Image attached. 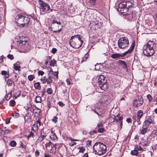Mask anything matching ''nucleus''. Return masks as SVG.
Returning a JSON list of instances; mask_svg holds the SVG:
<instances>
[{
	"mask_svg": "<svg viewBox=\"0 0 157 157\" xmlns=\"http://www.w3.org/2000/svg\"><path fill=\"white\" fill-rule=\"evenodd\" d=\"M33 16L34 14L29 15L25 13L17 14L15 17V21L19 24L20 27H27L30 22L31 17Z\"/></svg>",
	"mask_w": 157,
	"mask_h": 157,
	"instance_id": "nucleus-1",
	"label": "nucleus"
},
{
	"mask_svg": "<svg viewBox=\"0 0 157 157\" xmlns=\"http://www.w3.org/2000/svg\"><path fill=\"white\" fill-rule=\"evenodd\" d=\"M133 6V3L130 1L122 2L119 4L117 10L123 15H129L130 18H132V14L128 12V11Z\"/></svg>",
	"mask_w": 157,
	"mask_h": 157,
	"instance_id": "nucleus-2",
	"label": "nucleus"
},
{
	"mask_svg": "<svg viewBox=\"0 0 157 157\" xmlns=\"http://www.w3.org/2000/svg\"><path fill=\"white\" fill-rule=\"evenodd\" d=\"M83 42L79 35L71 36L70 44L71 46L73 48L77 49L81 47Z\"/></svg>",
	"mask_w": 157,
	"mask_h": 157,
	"instance_id": "nucleus-3",
	"label": "nucleus"
},
{
	"mask_svg": "<svg viewBox=\"0 0 157 157\" xmlns=\"http://www.w3.org/2000/svg\"><path fill=\"white\" fill-rule=\"evenodd\" d=\"M156 47V44L154 42L149 41L146 44L145 48L143 50V53L145 56H151L154 53V48Z\"/></svg>",
	"mask_w": 157,
	"mask_h": 157,
	"instance_id": "nucleus-4",
	"label": "nucleus"
},
{
	"mask_svg": "<svg viewBox=\"0 0 157 157\" xmlns=\"http://www.w3.org/2000/svg\"><path fill=\"white\" fill-rule=\"evenodd\" d=\"M94 151L95 154L101 155L105 154L106 151V147L105 145L101 142L95 143L93 147Z\"/></svg>",
	"mask_w": 157,
	"mask_h": 157,
	"instance_id": "nucleus-5",
	"label": "nucleus"
},
{
	"mask_svg": "<svg viewBox=\"0 0 157 157\" xmlns=\"http://www.w3.org/2000/svg\"><path fill=\"white\" fill-rule=\"evenodd\" d=\"M106 77L103 75H101L99 77L98 80V86L102 90H106L108 86L107 84V80Z\"/></svg>",
	"mask_w": 157,
	"mask_h": 157,
	"instance_id": "nucleus-6",
	"label": "nucleus"
},
{
	"mask_svg": "<svg viewBox=\"0 0 157 157\" xmlns=\"http://www.w3.org/2000/svg\"><path fill=\"white\" fill-rule=\"evenodd\" d=\"M51 30L53 33H59L62 31V29H59V27L61 24L60 21H58L56 19H53L51 21Z\"/></svg>",
	"mask_w": 157,
	"mask_h": 157,
	"instance_id": "nucleus-7",
	"label": "nucleus"
},
{
	"mask_svg": "<svg viewBox=\"0 0 157 157\" xmlns=\"http://www.w3.org/2000/svg\"><path fill=\"white\" fill-rule=\"evenodd\" d=\"M40 6V13L44 14L45 13H49L50 7L49 4L41 0H39Z\"/></svg>",
	"mask_w": 157,
	"mask_h": 157,
	"instance_id": "nucleus-8",
	"label": "nucleus"
},
{
	"mask_svg": "<svg viewBox=\"0 0 157 157\" xmlns=\"http://www.w3.org/2000/svg\"><path fill=\"white\" fill-rule=\"evenodd\" d=\"M134 47V44H132L129 49L125 52L121 54L114 53L112 54L111 55V57L113 59H120V57H123L128 54H130L131 53L133 50Z\"/></svg>",
	"mask_w": 157,
	"mask_h": 157,
	"instance_id": "nucleus-9",
	"label": "nucleus"
},
{
	"mask_svg": "<svg viewBox=\"0 0 157 157\" xmlns=\"http://www.w3.org/2000/svg\"><path fill=\"white\" fill-rule=\"evenodd\" d=\"M129 41L126 37L121 38L118 41V45L121 49H124L128 46Z\"/></svg>",
	"mask_w": 157,
	"mask_h": 157,
	"instance_id": "nucleus-10",
	"label": "nucleus"
},
{
	"mask_svg": "<svg viewBox=\"0 0 157 157\" xmlns=\"http://www.w3.org/2000/svg\"><path fill=\"white\" fill-rule=\"evenodd\" d=\"M144 99L141 95H138L133 101L132 104L133 106L137 108L141 106L143 103Z\"/></svg>",
	"mask_w": 157,
	"mask_h": 157,
	"instance_id": "nucleus-11",
	"label": "nucleus"
},
{
	"mask_svg": "<svg viewBox=\"0 0 157 157\" xmlns=\"http://www.w3.org/2000/svg\"><path fill=\"white\" fill-rule=\"evenodd\" d=\"M151 123L153 124H154L155 122L154 121H153L151 117H148L147 120H146L144 122L143 124L147 127Z\"/></svg>",
	"mask_w": 157,
	"mask_h": 157,
	"instance_id": "nucleus-12",
	"label": "nucleus"
},
{
	"mask_svg": "<svg viewBox=\"0 0 157 157\" xmlns=\"http://www.w3.org/2000/svg\"><path fill=\"white\" fill-rule=\"evenodd\" d=\"M18 46H24V47H26L28 44V43L27 40H20L18 41Z\"/></svg>",
	"mask_w": 157,
	"mask_h": 157,
	"instance_id": "nucleus-13",
	"label": "nucleus"
},
{
	"mask_svg": "<svg viewBox=\"0 0 157 157\" xmlns=\"http://www.w3.org/2000/svg\"><path fill=\"white\" fill-rule=\"evenodd\" d=\"M103 65L101 63H97L95 65V69L97 71H101L103 68Z\"/></svg>",
	"mask_w": 157,
	"mask_h": 157,
	"instance_id": "nucleus-14",
	"label": "nucleus"
},
{
	"mask_svg": "<svg viewBox=\"0 0 157 157\" xmlns=\"http://www.w3.org/2000/svg\"><path fill=\"white\" fill-rule=\"evenodd\" d=\"M137 119V117L136 116V115H134L132 117V119L133 121V123L134 124L135 123L137 122V125H140L141 124V122Z\"/></svg>",
	"mask_w": 157,
	"mask_h": 157,
	"instance_id": "nucleus-15",
	"label": "nucleus"
},
{
	"mask_svg": "<svg viewBox=\"0 0 157 157\" xmlns=\"http://www.w3.org/2000/svg\"><path fill=\"white\" fill-rule=\"evenodd\" d=\"M143 115V112L142 110H140L138 111L137 113V115L136 116L137 117V120L140 121V119L142 117V116Z\"/></svg>",
	"mask_w": 157,
	"mask_h": 157,
	"instance_id": "nucleus-16",
	"label": "nucleus"
},
{
	"mask_svg": "<svg viewBox=\"0 0 157 157\" xmlns=\"http://www.w3.org/2000/svg\"><path fill=\"white\" fill-rule=\"evenodd\" d=\"M148 127L143 124L142 129L140 130V134H144L146 133L147 129Z\"/></svg>",
	"mask_w": 157,
	"mask_h": 157,
	"instance_id": "nucleus-17",
	"label": "nucleus"
},
{
	"mask_svg": "<svg viewBox=\"0 0 157 157\" xmlns=\"http://www.w3.org/2000/svg\"><path fill=\"white\" fill-rule=\"evenodd\" d=\"M50 137L52 140H55L57 139V137L54 132L51 131V133L50 134Z\"/></svg>",
	"mask_w": 157,
	"mask_h": 157,
	"instance_id": "nucleus-18",
	"label": "nucleus"
},
{
	"mask_svg": "<svg viewBox=\"0 0 157 157\" xmlns=\"http://www.w3.org/2000/svg\"><path fill=\"white\" fill-rule=\"evenodd\" d=\"M1 74L4 76V78H8L9 77V72H7L5 71H2L1 72Z\"/></svg>",
	"mask_w": 157,
	"mask_h": 157,
	"instance_id": "nucleus-19",
	"label": "nucleus"
},
{
	"mask_svg": "<svg viewBox=\"0 0 157 157\" xmlns=\"http://www.w3.org/2000/svg\"><path fill=\"white\" fill-rule=\"evenodd\" d=\"M119 62L120 65H121L124 68L126 69L127 68V65L125 61L121 60H119Z\"/></svg>",
	"mask_w": 157,
	"mask_h": 157,
	"instance_id": "nucleus-20",
	"label": "nucleus"
},
{
	"mask_svg": "<svg viewBox=\"0 0 157 157\" xmlns=\"http://www.w3.org/2000/svg\"><path fill=\"white\" fill-rule=\"evenodd\" d=\"M123 118V117L121 116L119 117V118L117 119L116 120L117 122L120 124V125L121 128H122Z\"/></svg>",
	"mask_w": 157,
	"mask_h": 157,
	"instance_id": "nucleus-21",
	"label": "nucleus"
},
{
	"mask_svg": "<svg viewBox=\"0 0 157 157\" xmlns=\"http://www.w3.org/2000/svg\"><path fill=\"white\" fill-rule=\"evenodd\" d=\"M56 151V149L55 148L54 144H52L51 148L50 149V152L51 153L54 154L55 153Z\"/></svg>",
	"mask_w": 157,
	"mask_h": 157,
	"instance_id": "nucleus-22",
	"label": "nucleus"
},
{
	"mask_svg": "<svg viewBox=\"0 0 157 157\" xmlns=\"http://www.w3.org/2000/svg\"><path fill=\"white\" fill-rule=\"evenodd\" d=\"M46 79V82H47L48 84H50L52 82V76H49Z\"/></svg>",
	"mask_w": 157,
	"mask_h": 157,
	"instance_id": "nucleus-23",
	"label": "nucleus"
},
{
	"mask_svg": "<svg viewBox=\"0 0 157 157\" xmlns=\"http://www.w3.org/2000/svg\"><path fill=\"white\" fill-rule=\"evenodd\" d=\"M99 109L97 108L95 110H93L94 112L97 114L98 117L100 116L101 115H102V113L101 112H99Z\"/></svg>",
	"mask_w": 157,
	"mask_h": 157,
	"instance_id": "nucleus-24",
	"label": "nucleus"
},
{
	"mask_svg": "<svg viewBox=\"0 0 157 157\" xmlns=\"http://www.w3.org/2000/svg\"><path fill=\"white\" fill-rule=\"evenodd\" d=\"M42 101L41 98L39 96H36L35 98V101L36 103H41Z\"/></svg>",
	"mask_w": 157,
	"mask_h": 157,
	"instance_id": "nucleus-25",
	"label": "nucleus"
},
{
	"mask_svg": "<svg viewBox=\"0 0 157 157\" xmlns=\"http://www.w3.org/2000/svg\"><path fill=\"white\" fill-rule=\"evenodd\" d=\"M25 136L28 138V140L30 137H33L34 136V135L32 132H30L29 134L28 135H25Z\"/></svg>",
	"mask_w": 157,
	"mask_h": 157,
	"instance_id": "nucleus-26",
	"label": "nucleus"
},
{
	"mask_svg": "<svg viewBox=\"0 0 157 157\" xmlns=\"http://www.w3.org/2000/svg\"><path fill=\"white\" fill-rule=\"evenodd\" d=\"M34 87L37 89H40V83L39 82H36L34 84Z\"/></svg>",
	"mask_w": 157,
	"mask_h": 157,
	"instance_id": "nucleus-27",
	"label": "nucleus"
},
{
	"mask_svg": "<svg viewBox=\"0 0 157 157\" xmlns=\"http://www.w3.org/2000/svg\"><path fill=\"white\" fill-rule=\"evenodd\" d=\"M150 142L147 140H144L142 142L143 145L144 146H148L150 144Z\"/></svg>",
	"mask_w": 157,
	"mask_h": 157,
	"instance_id": "nucleus-28",
	"label": "nucleus"
},
{
	"mask_svg": "<svg viewBox=\"0 0 157 157\" xmlns=\"http://www.w3.org/2000/svg\"><path fill=\"white\" fill-rule=\"evenodd\" d=\"M131 154L134 155H138V152L134 148V150L131 151Z\"/></svg>",
	"mask_w": 157,
	"mask_h": 157,
	"instance_id": "nucleus-29",
	"label": "nucleus"
},
{
	"mask_svg": "<svg viewBox=\"0 0 157 157\" xmlns=\"http://www.w3.org/2000/svg\"><path fill=\"white\" fill-rule=\"evenodd\" d=\"M17 143L14 140L11 141L10 144V145L11 147H15L16 146Z\"/></svg>",
	"mask_w": 157,
	"mask_h": 157,
	"instance_id": "nucleus-30",
	"label": "nucleus"
},
{
	"mask_svg": "<svg viewBox=\"0 0 157 157\" xmlns=\"http://www.w3.org/2000/svg\"><path fill=\"white\" fill-rule=\"evenodd\" d=\"M88 56V55L87 53H86L84 56L83 57L82 59H81L82 60L81 61V63H82L84 61H86L87 59Z\"/></svg>",
	"mask_w": 157,
	"mask_h": 157,
	"instance_id": "nucleus-31",
	"label": "nucleus"
},
{
	"mask_svg": "<svg viewBox=\"0 0 157 157\" xmlns=\"http://www.w3.org/2000/svg\"><path fill=\"white\" fill-rule=\"evenodd\" d=\"M134 148L135 149H136L137 151H142L143 150V149L140 146L138 145H137L136 146H135Z\"/></svg>",
	"mask_w": 157,
	"mask_h": 157,
	"instance_id": "nucleus-32",
	"label": "nucleus"
},
{
	"mask_svg": "<svg viewBox=\"0 0 157 157\" xmlns=\"http://www.w3.org/2000/svg\"><path fill=\"white\" fill-rule=\"evenodd\" d=\"M33 127L32 128V129L33 131L37 130L38 129V125L36 124H34L33 125Z\"/></svg>",
	"mask_w": 157,
	"mask_h": 157,
	"instance_id": "nucleus-33",
	"label": "nucleus"
},
{
	"mask_svg": "<svg viewBox=\"0 0 157 157\" xmlns=\"http://www.w3.org/2000/svg\"><path fill=\"white\" fill-rule=\"evenodd\" d=\"M13 81L10 79H8L7 80V84L9 86H12Z\"/></svg>",
	"mask_w": 157,
	"mask_h": 157,
	"instance_id": "nucleus-34",
	"label": "nucleus"
},
{
	"mask_svg": "<svg viewBox=\"0 0 157 157\" xmlns=\"http://www.w3.org/2000/svg\"><path fill=\"white\" fill-rule=\"evenodd\" d=\"M46 92L48 94H51L53 93V90L51 88H48L46 90Z\"/></svg>",
	"mask_w": 157,
	"mask_h": 157,
	"instance_id": "nucleus-35",
	"label": "nucleus"
},
{
	"mask_svg": "<svg viewBox=\"0 0 157 157\" xmlns=\"http://www.w3.org/2000/svg\"><path fill=\"white\" fill-rule=\"evenodd\" d=\"M28 78L29 81H32L35 78V76L33 75H30L28 76Z\"/></svg>",
	"mask_w": 157,
	"mask_h": 157,
	"instance_id": "nucleus-36",
	"label": "nucleus"
},
{
	"mask_svg": "<svg viewBox=\"0 0 157 157\" xmlns=\"http://www.w3.org/2000/svg\"><path fill=\"white\" fill-rule=\"evenodd\" d=\"M50 63V64L51 66H54L55 64L56 63V61L54 59H53L51 60Z\"/></svg>",
	"mask_w": 157,
	"mask_h": 157,
	"instance_id": "nucleus-37",
	"label": "nucleus"
},
{
	"mask_svg": "<svg viewBox=\"0 0 157 157\" xmlns=\"http://www.w3.org/2000/svg\"><path fill=\"white\" fill-rule=\"evenodd\" d=\"M16 102L14 100H11L10 101V105L11 106H13L15 105Z\"/></svg>",
	"mask_w": 157,
	"mask_h": 157,
	"instance_id": "nucleus-38",
	"label": "nucleus"
},
{
	"mask_svg": "<svg viewBox=\"0 0 157 157\" xmlns=\"http://www.w3.org/2000/svg\"><path fill=\"white\" fill-rule=\"evenodd\" d=\"M40 111V109L36 107L33 109V112L35 113H39Z\"/></svg>",
	"mask_w": 157,
	"mask_h": 157,
	"instance_id": "nucleus-39",
	"label": "nucleus"
},
{
	"mask_svg": "<svg viewBox=\"0 0 157 157\" xmlns=\"http://www.w3.org/2000/svg\"><path fill=\"white\" fill-rule=\"evenodd\" d=\"M12 130H10V129H6L5 130L4 132L3 133L5 134H10Z\"/></svg>",
	"mask_w": 157,
	"mask_h": 157,
	"instance_id": "nucleus-40",
	"label": "nucleus"
},
{
	"mask_svg": "<svg viewBox=\"0 0 157 157\" xmlns=\"http://www.w3.org/2000/svg\"><path fill=\"white\" fill-rule=\"evenodd\" d=\"M78 149L79 150V152L81 153H83L85 150V148L83 147H79Z\"/></svg>",
	"mask_w": 157,
	"mask_h": 157,
	"instance_id": "nucleus-41",
	"label": "nucleus"
},
{
	"mask_svg": "<svg viewBox=\"0 0 157 157\" xmlns=\"http://www.w3.org/2000/svg\"><path fill=\"white\" fill-rule=\"evenodd\" d=\"M40 136L44 139L46 136V134L44 132H42L40 134Z\"/></svg>",
	"mask_w": 157,
	"mask_h": 157,
	"instance_id": "nucleus-42",
	"label": "nucleus"
},
{
	"mask_svg": "<svg viewBox=\"0 0 157 157\" xmlns=\"http://www.w3.org/2000/svg\"><path fill=\"white\" fill-rule=\"evenodd\" d=\"M105 130L104 128H100L98 129V132L100 133H102L105 131Z\"/></svg>",
	"mask_w": 157,
	"mask_h": 157,
	"instance_id": "nucleus-43",
	"label": "nucleus"
},
{
	"mask_svg": "<svg viewBox=\"0 0 157 157\" xmlns=\"http://www.w3.org/2000/svg\"><path fill=\"white\" fill-rule=\"evenodd\" d=\"M46 78H47L45 77L44 76L42 78L40 79V80L43 83H46Z\"/></svg>",
	"mask_w": 157,
	"mask_h": 157,
	"instance_id": "nucleus-44",
	"label": "nucleus"
},
{
	"mask_svg": "<svg viewBox=\"0 0 157 157\" xmlns=\"http://www.w3.org/2000/svg\"><path fill=\"white\" fill-rule=\"evenodd\" d=\"M147 98L148 99V100L149 101H151L152 99V98L150 94H148L147 96Z\"/></svg>",
	"mask_w": 157,
	"mask_h": 157,
	"instance_id": "nucleus-45",
	"label": "nucleus"
},
{
	"mask_svg": "<svg viewBox=\"0 0 157 157\" xmlns=\"http://www.w3.org/2000/svg\"><path fill=\"white\" fill-rule=\"evenodd\" d=\"M44 139H43V138H42L40 136L39 137H38V139L37 140V142H38V143H39V142H41Z\"/></svg>",
	"mask_w": 157,
	"mask_h": 157,
	"instance_id": "nucleus-46",
	"label": "nucleus"
},
{
	"mask_svg": "<svg viewBox=\"0 0 157 157\" xmlns=\"http://www.w3.org/2000/svg\"><path fill=\"white\" fill-rule=\"evenodd\" d=\"M7 56L9 59H10L11 60H12L14 58V57L13 55H11L9 54L7 55Z\"/></svg>",
	"mask_w": 157,
	"mask_h": 157,
	"instance_id": "nucleus-47",
	"label": "nucleus"
},
{
	"mask_svg": "<svg viewBox=\"0 0 157 157\" xmlns=\"http://www.w3.org/2000/svg\"><path fill=\"white\" fill-rule=\"evenodd\" d=\"M90 3L93 5H94L96 2V0H89Z\"/></svg>",
	"mask_w": 157,
	"mask_h": 157,
	"instance_id": "nucleus-48",
	"label": "nucleus"
},
{
	"mask_svg": "<svg viewBox=\"0 0 157 157\" xmlns=\"http://www.w3.org/2000/svg\"><path fill=\"white\" fill-rule=\"evenodd\" d=\"M38 75H40L42 76L44 74V72L41 71H39L38 72Z\"/></svg>",
	"mask_w": 157,
	"mask_h": 157,
	"instance_id": "nucleus-49",
	"label": "nucleus"
},
{
	"mask_svg": "<svg viewBox=\"0 0 157 157\" xmlns=\"http://www.w3.org/2000/svg\"><path fill=\"white\" fill-rule=\"evenodd\" d=\"M20 68V66H18L15 65H14V69L16 70H18Z\"/></svg>",
	"mask_w": 157,
	"mask_h": 157,
	"instance_id": "nucleus-50",
	"label": "nucleus"
},
{
	"mask_svg": "<svg viewBox=\"0 0 157 157\" xmlns=\"http://www.w3.org/2000/svg\"><path fill=\"white\" fill-rule=\"evenodd\" d=\"M53 144L50 141H49L48 143H46L45 144V146L46 147H49L50 146H51L52 144Z\"/></svg>",
	"mask_w": 157,
	"mask_h": 157,
	"instance_id": "nucleus-51",
	"label": "nucleus"
},
{
	"mask_svg": "<svg viewBox=\"0 0 157 157\" xmlns=\"http://www.w3.org/2000/svg\"><path fill=\"white\" fill-rule=\"evenodd\" d=\"M97 131L96 130H93L89 132V133L90 135H94V133H96Z\"/></svg>",
	"mask_w": 157,
	"mask_h": 157,
	"instance_id": "nucleus-52",
	"label": "nucleus"
},
{
	"mask_svg": "<svg viewBox=\"0 0 157 157\" xmlns=\"http://www.w3.org/2000/svg\"><path fill=\"white\" fill-rule=\"evenodd\" d=\"M86 145L88 147H90L91 144V141L90 140H88L86 142Z\"/></svg>",
	"mask_w": 157,
	"mask_h": 157,
	"instance_id": "nucleus-53",
	"label": "nucleus"
},
{
	"mask_svg": "<svg viewBox=\"0 0 157 157\" xmlns=\"http://www.w3.org/2000/svg\"><path fill=\"white\" fill-rule=\"evenodd\" d=\"M58 104L59 106L61 107L65 105L61 101H59Z\"/></svg>",
	"mask_w": 157,
	"mask_h": 157,
	"instance_id": "nucleus-54",
	"label": "nucleus"
},
{
	"mask_svg": "<svg viewBox=\"0 0 157 157\" xmlns=\"http://www.w3.org/2000/svg\"><path fill=\"white\" fill-rule=\"evenodd\" d=\"M35 124H36L37 125L38 124L39 126L41 125V123L40 122L39 119H38V120L36 121Z\"/></svg>",
	"mask_w": 157,
	"mask_h": 157,
	"instance_id": "nucleus-55",
	"label": "nucleus"
},
{
	"mask_svg": "<svg viewBox=\"0 0 157 157\" xmlns=\"http://www.w3.org/2000/svg\"><path fill=\"white\" fill-rule=\"evenodd\" d=\"M57 51V49L55 48H53L52 50V53L53 54H55Z\"/></svg>",
	"mask_w": 157,
	"mask_h": 157,
	"instance_id": "nucleus-56",
	"label": "nucleus"
},
{
	"mask_svg": "<svg viewBox=\"0 0 157 157\" xmlns=\"http://www.w3.org/2000/svg\"><path fill=\"white\" fill-rule=\"evenodd\" d=\"M54 145L56 149V148H58L60 147V144H54Z\"/></svg>",
	"mask_w": 157,
	"mask_h": 157,
	"instance_id": "nucleus-57",
	"label": "nucleus"
},
{
	"mask_svg": "<svg viewBox=\"0 0 157 157\" xmlns=\"http://www.w3.org/2000/svg\"><path fill=\"white\" fill-rule=\"evenodd\" d=\"M10 122V118H7L6 120V123L7 124H9Z\"/></svg>",
	"mask_w": 157,
	"mask_h": 157,
	"instance_id": "nucleus-58",
	"label": "nucleus"
},
{
	"mask_svg": "<svg viewBox=\"0 0 157 157\" xmlns=\"http://www.w3.org/2000/svg\"><path fill=\"white\" fill-rule=\"evenodd\" d=\"M103 125L102 123L101 122H100L98 124H97V127H100Z\"/></svg>",
	"mask_w": 157,
	"mask_h": 157,
	"instance_id": "nucleus-59",
	"label": "nucleus"
},
{
	"mask_svg": "<svg viewBox=\"0 0 157 157\" xmlns=\"http://www.w3.org/2000/svg\"><path fill=\"white\" fill-rule=\"evenodd\" d=\"M57 118L56 117H53V119H52V121H54L55 123H56L57 122Z\"/></svg>",
	"mask_w": 157,
	"mask_h": 157,
	"instance_id": "nucleus-60",
	"label": "nucleus"
},
{
	"mask_svg": "<svg viewBox=\"0 0 157 157\" xmlns=\"http://www.w3.org/2000/svg\"><path fill=\"white\" fill-rule=\"evenodd\" d=\"M126 121L128 123H130L132 122V120L131 118H128L127 119Z\"/></svg>",
	"mask_w": 157,
	"mask_h": 157,
	"instance_id": "nucleus-61",
	"label": "nucleus"
},
{
	"mask_svg": "<svg viewBox=\"0 0 157 157\" xmlns=\"http://www.w3.org/2000/svg\"><path fill=\"white\" fill-rule=\"evenodd\" d=\"M35 153V156L36 157H37V156H38L39 155V154H40V152L36 150V151Z\"/></svg>",
	"mask_w": 157,
	"mask_h": 157,
	"instance_id": "nucleus-62",
	"label": "nucleus"
},
{
	"mask_svg": "<svg viewBox=\"0 0 157 157\" xmlns=\"http://www.w3.org/2000/svg\"><path fill=\"white\" fill-rule=\"evenodd\" d=\"M66 82H67L68 85H70L71 84V82L68 79H67L66 80Z\"/></svg>",
	"mask_w": 157,
	"mask_h": 157,
	"instance_id": "nucleus-63",
	"label": "nucleus"
},
{
	"mask_svg": "<svg viewBox=\"0 0 157 157\" xmlns=\"http://www.w3.org/2000/svg\"><path fill=\"white\" fill-rule=\"evenodd\" d=\"M153 133L154 134L157 135V129L155 130H154L153 132Z\"/></svg>",
	"mask_w": 157,
	"mask_h": 157,
	"instance_id": "nucleus-64",
	"label": "nucleus"
}]
</instances>
